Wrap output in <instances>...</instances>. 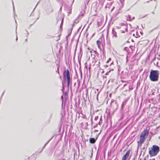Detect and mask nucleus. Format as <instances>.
<instances>
[{"instance_id":"nucleus-1","label":"nucleus","mask_w":160,"mask_h":160,"mask_svg":"<svg viewBox=\"0 0 160 160\" xmlns=\"http://www.w3.org/2000/svg\"><path fill=\"white\" fill-rule=\"evenodd\" d=\"M63 79L64 82H67V87L68 88L72 84V77L70 76V72L69 70L64 69L63 73Z\"/></svg>"},{"instance_id":"nucleus-2","label":"nucleus","mask_w":160,"mask_h":160,"mask_svg":"<svg viewBox=\"0 0 160 160\" xmlns=\"http://www.w3.org/2000/svg\"><path fill=\"white\" fill-rule=\"evenodd\" d=\"M149 78L150 80L153 82L158 81L159 78V72L157 70H151L150 71Z\"/></svg>"},{"instance_id":"nucleus-3","label":"nucleus","mask_w":160,"mask_h":160,"mask_svg":"<svg viewBox=\"0 0 160 160\" xmlns=\"http://www.w3.org/2000/svg\"><path fill=\"white\" fill-rule=\"evenodd\" d=\"M160 151L159 147L158 146L153 145L151 149L149 150V154L150 156L151 157L152 156H156Z\"/></svg>"},{"instance_id":"nucleus-4","label":"nucleus","mask_w":160,"mask_h":160,"mask_svg":"<svg viewBox=\"0 0 160 160\" xmlns=\"http://www.w3.org/2000/svg\"><path fill=\"white\" fill-rule=\"evenodd\" d=\"M149 134V131L148 130L146 129L144 130L142 133L140 135L141 137L145 138L146 139V137L148 136Z\"/></svg>"},{"instance_id":"nucleus-5","label":"nucleus","mask_w":160,"mask_h":160,"mask_svg":"<svg viewBox=\"0 0 160 160\" xmlns=\"http://www.w3.org/2000/svg\"><path fill=\"white\" fill-rule=\"evenodd\" d=\"M146 139L145 138H144L142 137H141L140 136V138L139 141H138L137 143L138 144V147L140 145H141L144 143V141H145Z\"/></svg>"},{"instance_id":"nucleus-6","label":"nucleus","mask_w":160,"mask_h":160,"mask_svg":"<svg viewBox=\"0 0 160 160\" xmlns=\"http://www.w3.org/2000/svg\"><path fill=\"white\" fill-rule=\"evenodd\" d=\"M111 107L115 110H116L118 108V105L116 101H112L111 104Z\"/></svg>"},{"instance_id":"nucleus-7","label":"nucleus","mask_w":160,"mask_h":160,"mask_svg":"<svg viewBox=\"0 0 160 160\" xmlns=\"http://www.w3.org/2000/svg\"><path fill=\"white\" fill-rule=\"evenodd\" d=\"M130 152V150L129 149L127 151L125 154L122 157V160H126L128 157Z\"/></svg>"},{"instance_id":"nucleus-8","label":"nucleus","mask_w":160,"mask_h":160,"mask_svg":"<svg viewBox=\"0 0 160 160\" xmlns=\"http://www.w3.org/2000/svg\"><path fill=\"white\" fill-rule=\"evenodd\" d=\"M59 154L60 153L59 152V151L56 150L54 154V157L57 160H59Z\"/></svg>"},{"instance_id":"nucleus-9","label":"nucleus","mask_w":160,"mask_h":160,"mask_svg":"<svg viewBox=\"0 0 160 160\" xmlns=\"http://www.w3.org/2000/svg\"><path fill=\"white\" fill-rule=\"evenodd\" d=\"M63 87H62V88L61 89L62 91L63 92V95L64 96V98L65 99H66L67 98L68 96V92H64Z\"/></svg>"},{"instance_id":"nucleus-10","label":"nucleus","mask_w":160,"mask_h":160,"mask_svg":"<svg viewBox=\"0 0 160 160\" xmlns=\"http://www.w3.org/2000/svg\"><path fill=\"white\" fill-rule=\"evenodd\" d=\"M97 139V138H91L89 139V142L91 143L94 144L96 142Z\"/></svg>"},{"instance_id":"nucleus-11","label":"nucleus","mask_w":160,"mask_h":160,"mask_svg":"<svg viewBox=\"0 0 160 160\" xmlns=\"http://www.w3.org/2000/svg\"><path fill=\"white\" fill-rule=\"evenodd\" d=\"M57 136V135H55L54 136H52L51 138V139H50L45 144V145H44V146L42 147V150H41L40 151V152H42V151L43 150V149L45 147V146L48 143V142H49V141L54 137V136H55V137H56Z\"/></svg>"},{"instance_id":"nucleus-12","label":"nucleus","mask_w":160,"mask_h":160,"mask_svg":"<svg viewBox=\"0 0 160 160\" xmlns=\"http://www.w3.org/2000/svg\"><path fill=\"white\" fill-rule=\"evenodd\" d=\"M126 22H124L121 23V25L122 26H123L124 28L125 29V31L127 30V26L126 25Z\"/></svg>"},{"instance_id":"nucleus-13","label":"nucleus","mask_w":160,"mask_h":160,"mask_svg":"<svg viewBox=\"0 0 160 160\" xmlns=\"http://www.w3.org/2000/svg\"><path fill=\"white\" fill-rule=\"evenodd\" d=\"M112 33L113 35L112 37H114L116 38L118 37V36L117 34V32L114 31L113 29H112Z\"/></svg>"},{"instance_id":"nucleus-14","label":"nucleus","mask_w":160,"mask_h":160,"mask_svg":"<svg viewBox=\"0 0 160 160\" xmlns=\"http://www.w3.org/2000/svg\"><path fill=\"white\" fill-rule=\"evenodd\" d=\"M80 16V15H79L78 17H77L76 19L74 20V23L72 25V27H73L74 26V24H77L78 23L79 21L78 20V18Z\"/></svg>"},{"instance_id":"nucleus-15","label":"nucleus","mask_w":160,"mask_h":160,"mask_svg":"<svg viewBox=\"0 0 160 160\" xmlns=\"http://www.w3.org/2000/svg\"><path fill=\"white\" fill-rule=\"evenodd\" d=\"M97 44L98 46V47L99 48H100V46L101 44V42L99 40H98L97 41Z\"/></svg>"},{"instance_id":"nucleus-16","label":"nucleus","mask_w":160,"mask_h":160,"mask_svg":"<svg viewBox=\"0 0 160 160\" xmlns=\"http://www.w3.org/2000/svg\"><path fill=\"white\" fill-rule=\"evenodd\" d=\"M56 65L57 66V70H56V72H58L59 75V65H58V63H56Z\"/></svg>"},{"instance_id":"nucleus-17","label":"nucleus","mask_w":160,"mask_h":160,"mask_svg":"<svg viewBox=\"0 0 160 160\" xmlns=\"http://www.w3.org/2000/svg\"><path fill=\"white\" fill-rule=\"evenodd\" d=\"M127 21H131V19L130 18V15H128L127 17Z\"/></svg>"},{"instance_id":"nucleus-18","label":"nucleus","mask_w":160,"mask_h":160,"mask_svg":"<svg viewBox=\"0 0 160 160\" xmlns=\"http://www.w3.org/2000/svg\"><path fill=\"white\" fill-rule=\"evenodd\" d=\"M72 28H73V27H72L71 28V31H70V32L68 34L67 36H66V38H67L68 37H69V36H70L71 35Z\"/></svg>"},{"instance_id":"nucleus-19","label":"nucleus","mask_w":160,"mask_h":160,"mask_svg":"<svg viewBox=\"0 0 160 160\" xmlns=\"http://www.w3.org/2000/svg\"><path fill=\"white\" fill-rule=\"evenodd\" d=\"M63 18L62 20V21H61V30L62 29V24H63Z\"/></svg>"},{"instance_id":"nucleus-20","label":"nucleus","mask_w":160,"mask_h":160,"mask_svg":"<svg viewBox=\"0 0 160 160\" xmlns=\"http://www.w3.org/2000/svg\"><path fill=\"white\" fill-rule=\"evenodd\" d=\"M125 102H123L122 104V105H121V108H122L123 107V106L125 105Z\"/></svg>"},{"instance_id":"nucleus-21","label":"nucleus","mask_w":160,"mask_h":160,"mask_svg":"<svg viewBox=\"0 0 160 160\" xmlns=\"http://www.w3.org/2000/svg\"><path fill=\"white\" fill-rule=\"evenodd\" d=\"M98 118H99L98 116H97L95 118L94 120L96 121V120H97L98 119Z\"/></svg>"},{"instance_id":"nucleus-22","label":"nucleus","mask_w":160,"mask_h":160,"mask_svg":"<svg viewBox=\"0 0 160 160\" xmlns=\"http://www.w3.org/2000/svg\"><path fill=\"white\" fill-rule=\"evenodd\" d=\"M57 56L58 59V61H59H59H60L59 55L58 54L57 55Z\"/></svg>"},{"instance_id":"nucleus-23","label":"nucleus","mask_w":160,"mask_h":160,"mask_svg":"<svg viewBox=\"0 0 160 160\" xmlns=\"http://www.w3.org/2000/svg\"><path fill=\"white\" fill-rule=\"evenodd\" d=\"M113 69H110V70L108 72L106 73V75H108V73L110 72L111 71V70H113Z\"/></svg>"},{"instance_id":"nucleus-24","label":"nucleus","mask_w":160,"mask_h":160,"mask_svg":"<svg viewBox=\"0 0 160 160\" xmlns=\"http://www.w3.org/2000/svg\"><path fill=\"white\" fill-rule=\"evenodd\" d=\"M102 122H101V121H99L97 123V124L98 125H100V124H101V123Z\"/></svg>"},{"instance_id":"nucleus-25","label":"nucleus","mask_w":160,"mask_h":160,"mask_svg":"<svg viewBox=\"0 0 160 160\" xmlns=\"http://www.w3.org/2000/svg\"><path fill=\"white\" fill-rule=\"evenodd\" d=\"M111 60V58H109L108 60L107 61V63H108V62Z\"/></svg>"},{"instance_id":"nucleus-26","label":"nucleus","mask_w":160,"mask_h":160,"mask_svg":"<svg viewBox=\"0 0 160 160\" xmlns=\"http://www.w3.org/2000/svg\"><path fill=\"white\" fill-rule=\"evenodd\" d=\"M59 20V18H57V19H56L57 21L56 22V24H57L58 23Z\"/></svg>"},{"instance_id":"nucleus-27","label":"nucleus","mask_w":160,"mask_h":160,"mask_svg":"<svg viewBox=\"0 0 160 160\" xmlns=\"http://www.w3.org/2000/svg\"><path fill=\"white\" fill-rule=\"evenodd\" d=\"M52 12H53V10L52 8H51L50 12L49 13V14H50V13Z\"/></svg>"},{"instance_id":"nucleus-28","label":"nucleus","mask_w":160,"mask_h":160,"mask_svg":"<svg viewBox=\"0 0 160 160\" xmlns=\"http://www.w3.org/2000/svg\"><path fill=\"white\" fill-rule=\"evenodd\" d=\"M98 125H97V124H96L94 126H93V128H96V127H98Z\"/></svg>"},{"instance_id":"nucleus-29","label":"nucleus","mask_w":160,"mask_h":160,"mask_svg":"<svg viewBox=\"0 0 160 160\" xmlns=\"http://www.w3.org/2000/svg\"><path fill=\"white\" fill-rule=\"evenodd\" d=\"M99 121H101V122H102V116L101 117H100V118Z\"/></svg>"},{"instance_id":"nucleus-30","label":"nucleus","mask_w":160,"mask_h":160,"mask_svg":"<svg viewBox=\"0 0 160 160\" xmlns=\"http://www.w3.org/2000/svg\"><path fill=\"white\" fill-rule=\"evenodd\" d=\"M59 39H60V37H58V39H55V40H56V41H58V40H59Z\"/></svg>"},{"instance_id":"nucleus-31","label":"nucleus","mask_w":160,"mask_h":160,"mask_svg":"<svg viewBox=\"0 0 160 160\" xmlns=\"http://www.w3.org/2000/svg\"><path fill=\"white\" fill-rule=\"evenodd\" d=\"M16 33L17 34V32L16 31ZM18 38L17 36V34H16V40L17 41L18 40Z\"/></svg>"},{"instance_id":"nucleus-32","label":"nucleus","mask_w":160,"mask_h":160,"mask_svg":"<svg viewBox=\"0 0 160 160\" xmlns=\"http://www.w3.org/2000/svg\"><path fill=\"white\" fill-rule=\"evenodd\" d=\"M125 31H126L125 30V31L121 30V32L122 33H124L125 32Z\"/></svg>"},{"instance_id":"nucleus-33","label":"nucleus","mask_w":160,"mask_h":160,"mask_svg":"<svg viewBox=\"0 0 160 160\" xmlns=\"http://www.w3.org/2000/svg\"><path fill=\"white\" fill-rule=\"evenodd\" d=\"M61 99L63 100V95L61 96Z\"/></svg>"},{"instance_id":"nucleus-34","label":"nucleus","mask_w":160,"mask_h":160,"mask_svg":"<svg viewBox=\"0 0 160 160\" xmlns=\"http://www.w3.org/2000/svg\"><path fill=\"white\" fill-rule=\"evenodd\" d=\"M89 0H86V1L87 2V4H88Z\"/></svg>"},{"instance_id":"nucleus-35","label":"nucleus","mask_w":160,"mask_h":160,"mask_svg":"<svg viewBox=\"0 0 160 160\" xmlns=\"http://www.w3.org/2000/svg\"><path fill=\"white\" fill-rule=\"evenodd\" d=\"M113 63V62H112L111 63H110V64L109 65L110 66H111V65Z\"/></svg>"},{"instance_id":"nucleus-36","label":"nucleus","mask_w":160,"mask_h":160,"mask_svg":"<svg viewBox=\"0 0 160 160\" xmlns=\"http://www.w3.org/2000/svg\"><path fill=\"white\" fill-rule=\"evenodd\" d=\"M91 124H92V118H91Z\"/></svg>"},{"instance_id":"nucleus-37","label":"nucleus","mask_w":160,"mask_h":160,"mask_svg":"<svg viewBox=\"0 0 160 160\" xmlns=\"http://www.w3.org/2000/svg\"><path fill=\"white\" fill-rule=\"evenodd\" d=\"M25 31L27 32V34L28 35L29 34V33L28 32L27 30H25Z\"/></svg>"},{"instance_id":"nucleus-38","label":"nucleus","mask_w":160,"mask_h":160,"mask_svg":"<svg viewBox=\"0 0 160 160\" xmlns=\"http://www.w3.org/2000/svg\"><path fill=\"white\" fill-rule=\"evenodd\" d=\"M58 129H58V131H59V132H60V127H59L58 128Z\"/></svg>"},{"instance_id":"nucleus-39","label":"nucleus","mask_w":160,"mask_h":160,"mask_svg":"<svg viewBox=\"0 0 160 160\" xmlns=\"http://www.w3.org/2000/svg\"><path fill=\"white\" fill-rule=\"evenodd\" d=\"M114 7H113V8L112 9V10H111V12L112 11V10H113V9H114Z\"/></svg>"},{"instance_id":"nucleus-40","label":"nucleus","mask_w":160,"mask_h":160,"mask_svg":"<svg viewBox=\"0 0 160 160\" xmlns=\"http://www.w3.org/2000/svg\"><path fill=\"white\" fill-rule=\"evenodd\" d=\"M58 52L59 53H60V48L59 49Z\"/></svg>"},{"instance_id":"nucleus-41","label":"nucleus","mask_w":160,"mask_h":160,"mask_svg":"<svg viewBox=\"0 0 160 160\" xmlns=\"http://www.w3.org/2000/svg\"><path fill=\"white\" fill-rule=\"evenodd\" d=\"M117 28H121V27H120V28H119L118 27H117Z\"/></svg>"},{"instance_id":"nucleus-42","label":"nucleus","mask_w":160,"mask_h":160,"mask_svg":"<svg viewBox=\"0 0 160 160\" xmlns=\"http://www.w3.org/2000/svg\"><path fill=\"white\" fill-rule=\"evenodd\" d=\"M85 117H86V116H84L82 117V118H85Z\"/></svg>"},{"instance_id":"nucleus-43","label":"nucleus","mask_w":160,"mask_h":160,"mask_svg":"<svg viewBox=\"0 0 160 160\" xmlns=\"http://www.w3.org/2000/svg\"><path fill=\"white\" fill-rule=\"evenodd\" d=\"M38 3H39V2H38L37 3V5H36V6H35V8L36 7V6H37V5H38ZM35 8H34V9H35Z\"/></svg>"},{"instance_id":"nucleus-44","label":"nucleus","mask_w":160,"mask_h":160,"mask_svg":"<svg viewBox=\"0 0 160 160\" xmlns=\"http://www.w3.org/2000/svg\"><path fill=\"white\" fill-rule=\"evenodd\" d=\"M98 130H95V132H98Z\"/></svg>"},{"instance_id":"nucleus-45","label":"nucleus","mask_w":160,"mask_h":160,"mask_svg":"<svg viewBox=\"0 0 160 160\" xmlns=\"http://www.w3.org/2000/svg\"><path fill=\"white\" fill-rule=\"evenodd\" d=\"M56 47L57 48H58V45H56Z\"/></svg>"},{"instance_id":"nucleus-46","label":"nucleus","mask_w":160,"mask_h":160,"mask_svg":"<svg viewBox=\"0 0 160 160\" xmlns=\"http://www.w3.org/2000/svg\"><path fill=\"white\" fill-rule=\"evenodd\" d=\"M149 2V1H147L146 2H147V3H148Z\"/></svg>"},{"instance_id":"nucleus-47","label":"nucleus","mask_w":160,"mask_h":160,"mask_svg":"<svg viewBox=\"0 0 160 160\" xmlns=\"http://www.w3.org/2000/svg\"><path fill=\"white\" fill-rule=\"evenodd\" d=\"M131 41H132V42H133L134 41L132 39L131 40Z\"/></svg>"},{"instance_id":"nucleus-48","label":"nucleus","mask_w":160,"mask_h":160,"mask_svg":"<svg viewBox=\"0 0 160 160\" xmlns=\"http://www.w3.org/2000/svg\"><path fill=\"white\" fill-rule=\"evenodd\" d=\"M83 14H82L81 15V16H83Z\"/></svg>"},{"instance_id":"nucleus-49","label":"nucleus","mask_w":160,"mask_h":160,"mask_svg":"<svg viewBox=\"0 0 160 160\" xmlns=\"http://www.w3.org/2000/svg\"><path fill=\"white\" fill-rule=\"evenodd\" d=\"M152 13L153 14H154V12H152Z\"/></svg>"},{"instance_id":"nucleus-50","label":"nucleus","mask_w":160,"mask_h":160,"mask_svg":"<svg viewBox=\"0 0 160 160\" xmlns=\"http://www.w3.org/2000/svg\"><path fill=\"white\" fill-rule=\"evenodd\" d=\"M108 65H107V66H106V67H108Z\"/></svg>"},{"instance_id":"nucleus-51","label":"nucleus","mask_w":160,"mask_h":160,"mask_svg":"<svg viewBox=\"0 0 160 160\" xmlns=\"http://www.w3.org/2000/svg\"><path fill=\"white\" fill-rule=\"evenodd\" d=\"M25 41H27V39H25Z\"/></svg>"},{"instance_id":"nucleus-52","label":"nucleus","mask_w":160,"mask_h":160,"mask_svg":"<svg viewBox=\"0 0 160 160\" xmlns=\"http://www.w3.org/2000/svg\"><path fill=\"white\" fill-rule=\"evenodd\" d=\"M134 17H133V18H132V19H134Z\"/></svg>"},{"instance_id":"nucleus-53","label":"nucleus","mask_w":160,"mask_h":160,"mask_svg":"<svg viewBox=\"0 0 160 160\" xmlns=\"http://www.w3.org/2000/svg\"><path fill=\"white\" fill-rule=\"evenodd\" d=\"M12 3H13V6H14V5H13V2H12Z\"/></svg>"},{"instance_id":"nucleus-54","label":"nucleus","mask_w":160,"mask_h":160,"mask_svg":"<svg viewBox=\"0 0 160 160\" xmlns=\"http://www.w3.org/2000/svg\"><path fill=\"white\" fill-rule=\"evenodd\" d=\"M62 107H63L62 104Z\"/></svg>"},{"instance_id":"nucleus-55","label":"nucleus","mask_w":160,"mask_h":160,"mask_svg":"<svg viewBox=\"0 0 160 160\" xmlns=\"http://www.w3.org/2000/svg\"><path fill=\"white\" fill-rule=\"evenodd\" d=\"M17 27H16V30H17Z\"/></svg>"},{"instance_id":"nucleus-56","label":"nucleus","mask_w":160,"mask_h":160,"mask_svg":"<svg viewBox=\"0 0 160 160\" xmlns=\"http://www.w3.org/2000/svg\"><path fill=\"white\" fill-rule=\"evenodd\" d=\"M98 94H97V97L98 96Z\"/></svg>"},{"instance_id":"nucleus-57","label":"nucleus","mask_w":160,"mask_h":160,"mask_svg":"<svg viewBox=\"0 0 160 160\" xmlns=\"http://www.w3.org/2000/svg\"><path fill=\"white\" fill-rule=\"evenodd\" d=\"M58 0V1H59V0Z\"/></svg>"},{"instance_id":"nucleus-58","label":"nucleus","mask_w":160,"mask_h":160,"mask_svg":"<svg viewBox=\"0 0 160 160\" xmlns=\"http://www.w3.org/2000/svg\"><path fill=\"white\" fill-rule=\"evenodd\" d=\"M150 1H152V0H150Z\"/></svg>"}]
</instances>
